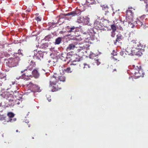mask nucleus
<instances>
[{"instance_id": "c03bdc74", "label": "nucleus", "mask_w": 148, "mask_h": 148, "mask_svg": "<svg viewBox=\"0 0 148 148\" xmlns=\"http://www.w3.org/2000/svg\"><path fill=\"white\" fill-rule=\"evenodd\" d=\"M16 132H18V130H16Z\"/></svg>"}, {"instance_id": "412c9836", "label": "nucleus", "mask_w": 148, "mask_h": 148, "mask_svg": "<svg viewBox=\"0 0 148 148\" xmlns=\"http://www.w3.org/2000/svg\"><path fill=\"white\" fill-rule=\"evenodd\" d=\"M61 41V38L60 37H58L56 39L55 42V44L58 45L60 43Z\"/></svg>"}, {"instance_id": "7c9ffc66", "label": "nucleus", "mask_w": 148, "mask_h": 148, "mask_svg": "<svg viewBox=\"0 0 148 148\" xmlns=\"http://www.w3.org/2000/svg\"><path fill=\"white\" fill-rule=\"evenodd\" d=\"M95 63L97 65H99L101 63V60L99 59H97L95 60Z\"/></svg>"}, {"instance_id": "c85d7f7f", "label": "nucleus", "mask_w": 148, "mask_h": 148, "mask_svg": "<svg viewBox=\"0 0 148 148\" xmlns=\"http://www.w3.org/2000/svg\"><path fill=\"white\" fill-rule=\"evenodd\" d=\"M41 17L40 16L35 17V19L38 22H40L41 21Z\"/></svg>"}, {"instance_id": "39448f33", "label": "nucleus", "mask_w": 148, "mask_h": 148, "mask_svg": "<svg viewBox=\"0 0 148 148\" xmlns=\"http://www.w3.org/2000/svg\"><path fill=\"white\" fill-rule=\"evenodd\" d=\"M145 20H144L141 18L136 21L137 25L144 29H146L148 28V26H147L145 23Z\"/></svg>"}, {"instance_id": "0eeeda50", "label": "nucleus", "mask_w": 148, "mask_h": 148, "mask_svg": "<svg viewBox=\"0 0 148 148\" xmlns=\"http://www.w3.org/2000/svg\"><path fill=\"white\" fill-rule=\"evenodd\" d=\"M94 25V27L97 29L101 30L103 29V24L98 21L96 20L95 21Z\"/></svg>"}, {"instance_id": "9d476101", "label": "nucleus", "mask_w": 148, "mask_h": 148, "mask_svg": "<svg viewBox=\"0 0 148 148\" xmlns=\"http://www.w3.org/2000/svg\"><path fill=\"white\" fill-rule=\"evenodd\" d=\"M131 53L132 55H135L138 56V57L141 56L142 55V53L141 49H131Z\"/></svg>"}, {"instance_id": "58836bf2", "label": "nucleus", "mask_w": 148, "mask_h": 148, "mask_svg": "<svg viewBox=\"0 0 148 148\" xmlns=\"http://www.w3.org/2000/svg\"><path fill=\"white\" fill-rule=\"evenodd\" d=\"M28 127H30V124H28Z\"/></svg>"}, {"instance_id": "864d4df0", "label": "nucleus", "mask_w": 148, "mask_h": 148, "mask_svg": "<svg viewBox=\"0 0 148 148\" xmlns=\"http://www.w3.org/2000/svg\"><path fill=\"white\" fill-rule=\"evenodd\" d=\"M32 138L34 139V137H32Z\"/></svg>"}, {"instance_id": "1a4fd4ad", "label": "nucleus", "mask_w": 148, "mask_h": 148, "mask_svg": "<svg viewBox=\"0 0 148 148\" xmlns=\"http://www.w3.org/2000/svg\"><path fill=\"white\" fill-rule=\"evenodd\" d=\"M86 48L85 47H80L77 49L78 55L82 58L84 56V53L86 52Z\"/></svg>"}, {"instance_id": "49530a36", "label": "nucleus", "mask_w": 148, "mask_h": 148, "mask_svg": "<svg viewBox=\"0 0 148 148\" xmlns=\"http://www.w3.org/2000/svg\"><path fill=\"white\" fill-rule=\"evenodd\" d=\"M128 12H131V10H129L128 11Z\"/></svg>"}, {"instance_id": "603ef678", "label": "nucleus", "mask_w": 148, "mask_h": 148, "mask_svg": "<svg viewBox=\"0 0 148 148\" xmlns=\"http://www.w3.org/2000/svg\"><path fill=\"white\" fill-rule=\"evenodd\" d=\"M39 53H38L37 54H39Z\"/></svg>"}, {"instance_id": "4c0bfd02", "label": "nucleus", "mask_w": 148, "mask_h": 148, "mask_svg": "<svg viewBox=\"0 0 148 148\" xmlns=\"http://www.w3.org/2000/svg\"><path fill=\"white\" fill-rule=\"evenodd\" d=\"M53 60H52L51 61H48V62L49 63L50 62H54V61H53Z\"/></svg>"}, {"instance_id": "f257e3e1", "label": "nucleus", "mask_w": 148, "mask_h": 148, "mask_svg": "<svg viewBox=\"0 0 148 148\" xmlns=\"http://www.w3.org/2000/svg\"><path fill=\"white\" fill-rule=\"evenodd\" d=\"M15 114L12 112H8L6 115H0V121H3V123L6 125L9 122L12 123L16 121V118H14Z\"/></svg>"}, {"instance_id": "6e6552de", "label": "nucleus", "mask_w": 148, "mask_h": 148, "mask_svg": "<svg viewBox=\"0 0 148 148\" xmlns=\"http://www.w3.org/2000/svg\"><path fill=\"white\" fill-rule=\"evenodd\" d=\"M138 42L137 40H133L130 41L129 46L132 48V49H136L138 47Z\"/></svg>"}, {"instance_id": "8fccbe9b", "label": "nucleus", "mask_w": 148, "mask_h": 148, "mask_svg": "<svg viewBox=\"0 0 148 148\" xmlns=\"http://www.w3.org/2000/svg\"><path fill=\"white\" fill-rule=\"evenodd\" d=\"M88 67V68H89V65H87Z\"/></svg>"}, {"instance_id": "2eb2a0df", "label": "nucleus", "mask_w": 148, "mask_h": 148, "mask_svg": "<svg viewBox=\"0 0 148 148\" xmlns=\"http://www.w3.org/2000/svg\"><path fill=\"white\" fill-rule=\"evenodd\" d=\"M58 80L60 82H64L66 80V77L64 75H60L58 77Z\"/></svg>"}, {"instance_id": "473e14b6", "label": "nucleus", "mask_w": 148, "mask_h": 148, "mask_svg": "<svg viewBox=\"0 0 148 148\" xmlns=\"http://www.w3.org/2000/svg\"><path fill=\"white\" fill-rule=\"evenodd\" d=\"M125 52V51H121L120 53V55L123 56V54Z\"/></svg>"}, {"instance_id": "20e7f679", "label": "nucleus", "mask_w": 148, "mask_h": 148, "mask_svg": "<svg viewBox=\"0 0 148 148\" xmlns=\"http://www.w3.org/2000/svg\"><path fill=\"white\" fill-rule=\"evenodd\" d=\"M0 95L4 98L9 100V101H13L12 95L8 92H4L0 94Z\"/></svg>"}, {"instance_id": "b1692460", "label": "nucleus", "mask_w": 148, "mask_h": 148, "mask_svg": "<svg viewBox=\"0 0 148 148\" xmlns=\"http://www.w3.org/2000/svg\"><path fill=\"white\" fill-rule=\"evenodd\" d=\"M6 74L2 73H0V79H4L5 80H6Z\"/></svg>"}, {"instance_id": "de8ad7c7", "label": "nucleus", "mask_w": 148, "mask_h": 148, "mask_svg": "<svg viewBox=\"0 0 148 148\" xmlns=\"http://www.w3.org/2000/svg\"><path fill=\"white\" fill-rule=\"evenodd\" d=\"M84 65H87V64H84Z\"/></svg>"}, {"instance_id": "423d86ee", "label": "nucleus", "mask_w": 148, "mask_h": 148, "mask_svg": "<svg viewBox=\"0 0 148 148\" xmlns=\"http://www.w3.org/2000/svg\"><path fill=\"white\" fill-rule=\"evenodd\" d=\"M28 86L30 89L34 92H39L40 91L39 87L37 85L33 84L32 82L29 83L28 84Z\"/></svg>"}, {"instance_id": "5701e85b", "label": "nucleus", "mask_w": 148, "mask_h": 148, "mask_svg": "<svg viewBox=\"0 0 148 148\" xmlns=\"http://www.w3.org/2000/svg\"><path fill=\"white\" fill-rule=\"evenodd\" d=\"M138 47L137 49H143V48L145 46V45L141 44V43L139 42H138Z\"/></svg>"}, {"instance_id": "a19ab883", "label": "nucleus", "mask_w": 148, "mask_h": 148, "mask_svg": "<svg viewBox=\"0 0 148 148\" xmlns=\"http://www.w3.org/2000/svg\"><path fill=\"white\" fill-rule=\"evenodd\" d=\"M91 31H92V32H93V33H94V32L93 31V30L92 29H91Z\"/></svg>"}, {"instance_id": "dca6fc26", "label": "nucleus", "mask_w": 148, "mask_h": 148, "mask_svg": "<svg viewBox=\"0 0 148 148\" xmlns=\"http://www.w3.org/2000/svg\"><path fill=\"white\" fill-rule=\"evenodd\" d=\"M32 57H28L27 59V61L29 65H34L35 64V62L32 60Z\"/></svg>"}, {"instance_id": "cd10ccee", "label": "nucleus", "mask_w": 148, "mask_h": 148, "mask_svg": "<svg viewBox=\"0 0 148 148\" xmlns=\"http://www.w3.org/2000/svg\"><path fill=\"white\" fill-rule=\"evenodd\" d=\"M32 66L31 67H27V69H25L23 71H21V73H23V72L25 71H27V69L29 70L30 71H31L32 69Z\"/></svg>"}, {"instance_id": "c756f323", "label": "nucleus", "mask_w": 148, "mask_h": 148, "mask_svg": "<svg viewBox=\"0 0 148 148\" xmlns=\"http://www.w3.org/2000/svg\"><path fill=\"white\" fill-rule=\"evenodd\" d=\"M64 70L67 73H71L72 72L70 67L67 68L66 69H64Z\"/></svg>"}, {"instance_id": "2f4dec72", "label": "nucleus", "mask_w": 148, "mask_h": 148, "mask_svg": "<svg viewBox=\"0 0 148 148\" xmlns=\"http://www.w3.org/2000/svg\"><path fill=\"white\" fill-rule=\"evenodd\" d=\"M4 63H5L6 64H8V63L10 64L9 60L8 59H5L4 60Z\"/></svg>"}, {"instance_id": "e433bc0d", "label": "nucleus", "mask_w": 148, "mask_h": 148, "mask_svg": "<svg viewBox=\"0 0 148 148\" xmlns=\"http://www.w3.org/2000/svg\"><path fill=\"white\" fill-rule=\"evenodd\" d=\"M89 34L90 36L91 35L92 36H93V34H92V32H91Z\"/></svg>"}, {"instance_id": "f704fd0d", "label": "nucleus", "mask_w": 148, "mask_h": 148, "mask_svg": "<svg viewBox=\"0 0 148 148\" xmlns=\"http://www.w3.org/2000/svg\"><path fill=\"white\" fill-rule=\"evenodd\" d=\"M127 54H126V52H125L123 54V57L125 58V57H127Z\"/></svg>"}, {"instance_id": "ddd939ff", "label": "nucleus", "mask_w": 148, "mask_h": 148, "mask_svg": "<svg viewBox=\"0 0 148 148\" xmlns=\"http://www.w3.org/2000/svg\"><path fill=\"white\" fill-rule=\"evenodd\" d=\"M72 59H73V62H79L80 61L81 59L80 57L79 56L78 54H74L73 56H72Z\"/></svg>"}, {"instance_id": "393cba45", "label": "nucleus", "mask_w": 148, "mask_h": 148, "mask_svg": "<svg viewBox=\"0 0 148 148\" xmlns=\"http://www.w3.org/2000/svg\"><path fill=\"white\" fill-rule=\"evenodd\" d=\"M60 58L63 61H65L66 60V57L64 55V54L63 53H62L61 54V56L60 57Z\"/></svg>"}, {"instance_id": "3c124183", "label": "nucleus", "mask_w": 148, "mask_h": 148, "mask_svg": "<svg viewBox=\"0 0 148 148\" xmlns=\"http://www.w3.org/2000/svg\"><path fill=\"white\" fill-rule=\"evenodd\" d=\"M112 37H114V36H112Z\"/></svg>"}, {"instance_id": "ea45409f", "label": "nucleus", "mask_w": 148, "mask_h": 148, "mask_svg": "<svg viewBox=\"0 0 148 148\" xmlns=\"http://www.w3.org/2000/svg\"><path fill=\"white\" fill-rule=\"evenodd\" d=\"M30 12V10H26V12Z\"/></svg>"}, {"instance_id": "6ab92c4d", "label": "nucleus", "mask_w": 148, "mask_h": 148, "mask_svg": "<svg viewBox=\"0 0 148 148\" xmlns=\"http://www.w3.org/2000/svg\"><path fill=\"white\" fill-rule=\"evenodd\" d=\"M132 66L135 70L138 71L141 70V65H132Z\"/></svg>"}, {"instance_id": "09e8293b", "label": "nucleus", "mask_w": 148, "mask_h": 148, "mask_svg": "<svg viewBox=\"0 0 148 148\" xmlns=\"http://www.w3.org/2000/svg\"><path fill=\"white\" fill-rule=\"evenodd\" d=\"M114 71H116V69H114Z\"/></svg>"}, {"instance_id": "4be33fe9", "label": "nucleus", "mask_w": 148, "mask_h": 148, "mask_svg": "<svg viewBox=\"0 0 148 148\" xmlns=\"http://www.w3.org/2000/svg\"><path fill=\"white\" fill-rule=\"evenodd\" d=\"M108 7L107 5H103L102 6V9L104 11H105L106 12H108Z\"/></svg>"}, {"instance_id": "a878e982", "label": "nucleus", "mask_w": 148, "mask_h": 148, "mask_svg": "<svg viewBox=\"0 0 148 148\" xmlns=\"http://www.w3.org/2000/svg\"><path fill=\"white\" fill-rule=\"evenodd\" d=\"M111 28L113 32H114L116 30V27L114 24L111 25Z\"/></svg>"}, {"instance_id": "f03ea898", "label": "nucleus", "mask_w": 148, "mask_h": 148, "mask_svg": "<svg viewBox=\"0 0 148 148\" xmlns=\"http://www.w3.org/2000/svg\"><path fill=\"white\" fill-rule=\"evenodd\" d=\"M50 84L51 86H53L52 92L57 91L62 88V85L58 83V80L55 76L51 77L50 79Z\"/></svg>"}, {"instance_id": "aec40b11", "label": "nucleus", "mask_w": 148, "mask_h": 148, "mask_svg": "<svg viewBox=\"0 0 148 148\" xmlns=\"http://www.w3.org/2000/svg\"><path fill=\"white\" fill-rule=\"evenodd\" d=\"M122 38V36L121 35H117V38L116 40V42H114L115 44L117 42L120 41Z\"/></svg>"}, {"instance_id": "bb28decb", "label": "nucleus", "mask_w": 148, "mask_h": 148, "mask_svg": "<svg viewBox=\"0 0 148 148\" xmlns=\"http://www.w3.org/2000/svg\"><path fill=\"white\" fill-rule=\"evenodd\" d=\"M75 27H72L70 28L69 30H68V32L69 33H71L74 32V30L75 29Z\"/></svg>"}, {"instance_id": "f3484780", "label": "nucleus", "mask_w": 148, "mask_h": 148, "mask_svg": "<svg viewBox=\"0 0 148 148\" xmlns=\"http://www.w3.org/2000/svg\"><path fill=\"white\" fill-rule=\"evenodd\" d=\"M123 24L124 25H127L128 24V26L130 27L133 28L135 26L134 24L128 21H124Z\"/></svg>"}, {"instance_id": "72a5a7b5", "label": "nucleus", "mask_w": 148, "mask_h": 148, "mask_svg": "<svg viewBox=\"0 0 148 148\" xmlns=\"http://www.w3.org/2000/svg\"><path fill=\"white\" fill-rule=\"evenodd\" d=\"M90 0H86V2L89 3L90 4H92V3H93V2H90Z\"/></svg>"}, {"instance_id": "37998d69", "label": "nucleus", "mask_w": 148, "mask_h": 148, "mask_svg": "<svg viewBox=\"0 0 148 148\" xmlns=\"http://www.w3.org/2000/svg\"><path fill=\"white\" fill-rule=\"evenodd\" d=\"M19 104H20V103L19 102H18V103H17V104L19 105Z\"/></svg>"}, {"instance_id": "f8f14e48", "label": "nucleus", "mask_w": 148, "mask_h": 148, "mask_svg": "<svg viewBox=\"0 0 148 148\" xmlns=\"http://www.w3.org/2000/svg\"><path fill=\"white\" fill-rule=\"evenodd\" d=\"M78 22L83 23L84 24H87L88 23V20L87 18H84L83 17H81L79 18L78 19Z\"/></svg>"}, {"instance_id": "4468645a", "label": "nucleus", "mask_w": 148, "mask_h": 148, "mask_svg": "<svg viewBox=\"0 0 148 148\" xmlns=\"http://www.w3.org/2000/svg\"><path fill=\"white\" fill-rule=\"evenodd\" d=\"M81 13L80 12H79L78 10L71 12L66 14V16L73 15V16L79 15Z\"/></svg>"}, {"instance_id": "7ed1b4c3", "label": "nucleus", "mask_w": 148, "mask_h": 148, "mask_svg": "<svg viewBox=\"0 0 148 148\" xmlns=\"http://www.w3.org/2000/svg\"><path fill=\"white\" fill-rule=\"evenodd\" d=\"M32 75H26L25 74H23L22 75L21 78L23 79H26L27 80L31 79L30 78L34 77L35 78L39 77L40 74L36 69L34 70L32 72Z\"/></svg>"}, {"instance_id": "a211bd4d", "label": "nucleus", "mask_w": 148, "mask_h": 148, "mask_svg": "<svg viewBox=\"0 0 148 148\" xmlns=\"http://www.w3.org/2000/svg\"><path fill=\"white\" fill-rule=\"evenodd\" d=\"M112 54L113 55V56L112 57V58L113 60L115 62H118V61H120L119 60L118 58L115 57V56L116 55V53L115 52H113L112 53Z\"/></svg>"}, {"instance_id": "a18cd8bd", "label": "nucleus", "mask_w": 148, "mask_h": 148, "mask_svg": "<svg viewBox=\"0 0 148 148\" xmlns=\"http://www.w3.org/2000/svg\"><path fill=\"white\" fill-rule=\"evenodd\" d=\"M131 8H132L131 7H129L128 8V9H130Z\"/></svg>"}, {"instance_id": "c9c22d12", "label": "nucleus", "mask_w": 148, "mask_h": 148, "mask_svg": "<svg viewBox=\"0 0 148 148\" xmlns=\"http://www.w3.org/2000/svg\"><path fill=\"white\" fill-rule=\"evenodd\" d=\"M144 1L145 3H147L146 5V7L148 6V0H144Z\"/></svg>"}, {"instance_id": "9b49d317", "label": "nucleus", "mask_w": 148, "mask_h": 148, "mask_svg": "<svg viewBox=\"0 0 148 148\" xmlns=\"http://www.w3.org/2000/svg\"><path fill=\"white\" fill-rule=\"evenodd\" d=\"M77 44L76 42H73V43L69 44L68 46L67 47L66 51H69L71 50H73L76 47V45Z\"/></svg>"}, {"instance_id": "79ce46f5", "label": "nucleus", "mask_w": 148, "mask_h": 148, "mask_svg": "<svg viewBox=\"0 0 148 148\" xmlns=\"http://www.w3.org/2000/svg\"><path fill=\"white\" fill-rule=\"evenodd\" d=\"M76 64H71V65H76Z\"/></svg>"}]
</instances>
